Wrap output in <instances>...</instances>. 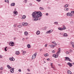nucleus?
<instances>
[{
	"instance_id": "nucleus-1",
	"label": "nucleus",
	"mask_w": 74,
	"mask_h": 74,
	"mask_svg": "<svg viewBox=\"0 0 74 74\" xmlns=\"http://www.w3.org/2000/svg\"><path fill=\"white\" fill-rule=\"evenodd\" d=\"M42 15V13L40 11H35L32 14V16L33 17L35 18L34 19V21H38V18H40V17H41Z\"/></svg>"
},
{
	"instance_id": "nucleus-2",
	"label": "nucleus",
	"mask_w": 74,
	"mask_h": 74,
	"mask_svg": "<svg viewBox=\"0 0 74 74\" xmlns=\"http://www.w3.org/2000/svg\"><path fill=\"white\" fill-rule=\"evenodd\" d=\"M36 56H37V53H35L34 54L32 57V60H33L36 57Z\"/></svg>"
},
{
	"instance_id": "nucleus-3",
	"label": "nucleus",
	"mask_w": 74,
	"mask_h": 74,
	"mask_svg": "<svg viewBox=\"0 0 74 74\" xmlns=\"http://www.w3.org/2000/svg\"><path fill=\"white\" fill-rule=\"evenodd\" d=\"M9 45L12 47H13L14 45V42H10L9 43Z\"/></svg>"
},
{
	"instance_id": "nucleus-4",
	"label": "nucleus",
	"mask_w": 74,
	"mask_h": 74,
	"mask_svg": "<svg viewBox=\"0 0 74 74\" xmlns=\"http://www.w3.org/2000/svg\"><path fill=\"white\" fill-rule=\"evenodd\" d=\"M67 16H73V14H71V13H68L66 14Z\"/></svg>"
},
{
	"instance_id": "nucleus-5",
	"label": "nucleus",
	"mask_w": 74,
	"mask_h": 74,
	"mask_svg": "<svg viewBox=\"0 0 74 74\" xmlns=\"http://www.w3.org/2000/svg\"><path fill=\"white\" fill-rule=\"evenodd\" d=\"M9 60H11V61H14L15 59L13 57H12L11 58H9Z\"/></svg>"
},
{
	"instance_id": "nucleus-6",
	"label": "nucleus",
	"mask_w": 74,
	"mask_h": 74,
	"mask_svg": "<svg viewBox=\"0 0 74 74\" xmlns=\"http://www.w3.org/2000/svg\"><path fill=\"white\" fill-rule=\"evenodd\" d=\"M23 26H27V23H22Z\"/></svg>"
},
{
	"instance_id": "nucleus-7",
	"label": "nucleus",
	"mask_w": 74,
	"mask_h": 74,
	"mask_svg": "<svg viewBox=\"0 0 74 74\" xmlns=\"http://www.w3.org/2000/svg\"><path fill=\"white\" fill-rule=\"evenodd\" d=\"M52 56L55 58H58V55L54 54Z\"/></svg>"
},
{
	"instance_id": "nucleus-8",
	"label": "nucleus",
	"mask_w": 74,
	"mask_h": 74,
	"mask_svg": "<svg viewBox=\"0 0 74 74\" xmlns=\"http://www.w3.org/2000/svg\"><path fill=\"white\" fill-rule=\"evenodd\" d=\"M14 68H13L12 69H10V71L11 73H13L14 71Z\"/></svg>"
},
{
	"instance_id": "nucleus-9",
	"label": "nucleus",
	"mask_w": 74,
	"mask_h": 74,
	"mask_svg": "<svg viewBox=\"0 0 74 74\" xmlns=\"http://www.w3.org/2000/svg\"><path fill=\"white\" fill-rule=\"evenodd\" d=\"M71 45H72L73 47L74 48V42H71Z\"/></svg>"
},
{
	"instance_id": "nucleus-10",
	"label": "nucleus",
	"mask_w": 74,
	"mask_h": 74,
	"mask_svg": "<svg viewBox=\"0 0 74 74\" xmlns=\"http://www.w3.org/2000/svg\"><path fill=\"white\" fill-rule=\"evenodd\" d=\"M13 13L15 15H17V14H18V12L16 11H14L13 12Z\"/></svg>"
},
{
	"instance_id": "nucleus-11",
	"label": "nucleus",
	"mask_w": 74,
	"mask_h": 74,
	"mask_svg": "<svg viewBox=\"0 0 74 74\" xmlns=\"http://www.w3.org/2000/svg\"><path fill=\"white\" fill-rule=\"evenodd\" d=\"M10 5L11 6H15V3H12Z\"/></svg>"
},
{
	"instance_id": "nucleus-12",
	"label": "nucleus",
	"mask_w": 74,
	"mask_h": 74,
	"mask_svg": "<svg viewBox=\"0 0 74 74\" xmlns=\"http://www.w3.org/2000/svg\"><path fill=\"white\" fill-rule=\"evenodd\" d=\"M15 53L16 55H19L20 53L19 51H16Z\"/></svg>"
},
{
	"instance_id": "nucleus-13",
	"label": "nucleus",
	"mask_w": 74,
	"mask_h": 74,
	"mask_svg": "<svg viewBox=\"0 0 74 74\" xmlns=\"http://www.w3.org/2000/svg\"><path fill=\"white\" fill-rule=\"evenodd\" d=\"M58 30H64V28H60V27H59L58 28Z\"/></svg>"
},
{
	"instance_id": "nucleus-14",
	"label": "nucleus",
	"mask_w": 74,
	"mask_h": 74,
	"mask_svg": "<svg viewBox=\"0 0 74 74\" xmlns=\"http://www.w3.org/2000/svg\"><path fill=\"white\" fill-rule=\"evenodd\" d=\"M24 34L25 35V36H27V34H28V32H24Z\"/></svg>"
},
{
	"instance_id": "nucleus-15",
	"label": "nucleus",
	"mask_w": 74,
	"mask_h": 74,
	"mask_svg": "<svg viewBox=\"0 0 74 74\" xmlns=\"http://www.w3.org/2000/svg\"><path fill=\"white\" fill-rule=\"evenodd\" d=\"M68 74H71V71H70L69 70L68 72Z\"/></svg>"
},
{
	"instance_id": "nucleus-16",
	"label": "nucleus",
	"mask_w": 74,
	"mask_h": 74,
	"mask_svg": "<svg viewBox=\"0 0 74 74\" xmlns=\"http://www.w3.org/2000/svg\"><path fill=\"white\" fill-rule=\"evenodd\" d=\"M26 18V16L25 15H23V17L22 18V19H25Z\"/></svg>"
},
{
	"instance_id": "nucleus-17",
	"label": "nucleus",
	"mask_w": 74,
	"mask_h": 74,
	"mask_svg": "<svg viewBox=\"0 0 74 74\" xmlns=\"http://www.w3.org/2000/svg\"><path fill=\"white\" fill-rule=\"evenodd\" d=\"M39 8L40 10H44V8L42 7H40Z\"/></svg>"
},
{
	"instance_id": "nucleus-18",
	"label": "nucleus",
	"mask_w": 74,
	"mask_h": 74,
	"mask_svg": "<svg viewBox=\"0 0 74 74\" xmlns=\"http://www.w3.org/2000/svg\"><path fill=\"white\" fill-rule=\"evenodd\" d=\"M27 47H28V48H30L31 47V46H30V44H28V45H27Z\"/></svg>"
},
{
	"instance_id": "nucleus-19",
	"label": "nucleus",
	"mask_w": 74,
	"mask_h": 74,
	"mask_svg": "<svg viewBox=\"0 0 74 74\" xmlns=\"http://www.w3.org/2000/svg\"><path fill=\"white\" fill-rule=\"evenodd\" d=\"M63 36L65 37H67V36H68L67 34L66 33L64 34Z\"/></svg>"
},
{
	"instance_id": "nucleus-20",
	"label": "nucleus",
	"mask_w": 74,
	"mask_h": 74,
	"mask_svg": "<svg viewBox=\"0 0 74 74\" xmlns=\"http://www.w3.org/2000/svg\"><path fill=\"white\" fill-rule=\"evenodd\" d=\"M36 34H37V35H38L40 34V31H37L36 32Z\"/></svg>"
},
{
	"instance_id": "nucleus-21",
	"label": "nucleus",
	"mask_w": 74,
	"mask_h": 74,
	"mask_svg": "<svg viewBox=\"0 0 74 74\" xmlns=\"http://www.w3.org/2000/svg\"><path fill=\"white\" fill-rule=\"evenodd\" d=\"M65 58L66 59V60H69L70 58H69L68 57H65Z\"/></svg>"
},
{
	"instance_id": "nucleus-22",
	"label": "nucleus",
	"mask_w": 74,
	"mask_h": 74,
	"mask_svg": "<svg viewBox=\"0 0 74 74\" xmlns=\"http://www.w3.org/2000/svg\"><path fill=\"white\" fill-rule=\"evenodd\" d=\"M69 9L68 8H66L64 9V11H69Z\"/></svg>"
},
{
	"instance_id": "nucleus-23",
	"label": "nucleus",
	"mask_w": 74,
	"mask_h": 74,
	"mask_svg": "<svg viewBox=\"0 0 74 74\" xmlns=\"http://www.w3.org/2000/svg\"><path fill=\"white\" fill-rule=\"evenodd\" d=\"M5 2H6V3H8V4H9V1L8 0H5Z\"/></svg>"
},
{
	"instance_id": "nucleus-24",
	"label": "nucleus",
	"mask_w": 74,
	"mask_h": 74,
	"mask_svg": "<svg viewBox=\"0 0 74 74\" xmlns=\"http://www.w3.org/2000/svg\"><path fill=\"white\" fill-rule=\"evenodd\" d=\"M54 24H56V25H58V22H55L54 23Z\"/></svg>"
},
{
	"instance_id": "nucleus-25",
	"label": "nucleus",
	"mask_w": 74,
	"mask_h": 74,
	"mask_svg": "<svg viewBox=\"0 0 74 74\" xmlns=\"http://www.w3.org/2000/svg\"><path fill=\"white\" fill-rule=\"evenodd\" d=\"M46 33H51V31L50 30H49V31H47Z\"/></svg>"
},
{
	"instance_id": "nucleus-26",
	"label": "nucleus",
	"mask_w": 74,
	"mask_h": 74,
	"mask_svg": "<svg viewBox=\"0 0 74 74\" xmlns=\"http://www.w3.org/2000/svg\"><path fill=\"white\" fill-rule=\"evenodd\" d=\"M69 5L67 4H66L64 5V7H68V6Z\"/></svg>"
},
{
	"instance_id": "nucleus-27",
	"label": "nucleus",
	"mask_w": 74,
	"mask_h": 74,
	"mask_svg": "<svg viewBox=\"0 0 74 74\" xmlns=\"http://www.w3.org/2000/svg\"><path fill=\"white\" fill-rule=\"evenodd\" d=\"M69 67H72V66H73V65H72V64H71V63H70V64H69Z\"/></svg>"
},
{
	"instance_id": "nucleus-28",
	"label": "nucleus",
	"mask_w": 74,
	"mask_h": 74,
	"mask_svg": "<svg viewBox=\"0 0 74 74\" xmlns=\"http://www.w3.org/2000/svg\"><path fill=\"white\" fill-rule=\"evenodd\" d=\"M57 45V44H56L54 45H53V48L54 47H56V46Z\"/></svg>"
},
{
	"instance_id": "nucleus-29",
	"label": "nucleus",
	"mask_w": 74,
	"mask_h": 74,
	"mask_svg": "<svg viewBox=\"0 0 74 74\" xmlns=\"http://www.w3.org/2000/svg\"><path fill=\"white\" fill-rule=\"evenodd\" d=\"M50 47H52V48L53 47V45H49Z\"/></svg>"
},
{
	"instance_id": "nucleus-30",
	"label": "nucleus",
	"mask_w": 74,
	"mask_h": 74,
	"mask_svg": "<svg viewBox=\"0 0 74 74\" xmlns=\"http://www.w3.org/2000/svg\"><path fill=\"white\" fill-rule=\"evenodd\" d=\"M69 52L70 53H71V52H73V51H72V50H70Z\"/></svg>"
},
{
	"instance_id": "nucleus-31",
	"label": "nucleus",
	"mask_w": 74,
	"mask_h": 74,
	"mask_svg": "<svg viewBox=\"0 0 74 74\" xmlns=\"http://www.w3.org/2000/svg\"><path fill=\"white\" fill-rule=\"evenodd\" d=\"M47 55H48V53H47L46 54H44V56H47Z\"/></svg>"
},
{
	"instance_id": "nucleus-32",
	"label": "nucleus",
	"mask_w": 74,
	"mask_h": 74,
	"mask_svg": "<svg viewBox=\"0 0 74 74\" xmlns=\"http://www.w3.org/2000/svg\"><path fill=\"white\" fill-rule=\"evenodd\" d=\"M8 69H12V67H11V66H10L8 68Z\"/></svg>"
},
{
	"instance_id": "nucleus-33",
	"label": "nucleus",
	"mask_w": 74,
	"mask_h": 74,
	"mask_svg": "<svg viewBox=\"0 0 74 74\" xmlns=\"http://www.w3.org/2000/svg\"><path fill=\"white\" fill-rule=\"evenodd\" d=\"M46 29H47V27H45V28L44 29V30H46Z\"/></svg>"
},
{
	"instance_id": "nucleus-34",
	"label": "nucleus",
	"mask_w": 74,
	"mask_h": 74,
	"mask_svg": "<svg viewBox=\"0 0 74 74\" xmlns=\"http://www.w3.org/2000/svg\"><path fill=\"white\" fill-rule=\"evenodd\" d=\"M63 27V28H64V30H65V29H66V27Z\"/></svg>"
},
{
	"instance_id": "nucleus-35",
	"label": "nucleus",
	"mask_w": 74,
	"mask_h": 74,
	"mask_svg": "<svg viewBox=\"0 0 74 74\" xmlns=\"http://www.w3.org/2000/svg\"><path fill=\"white\" fill-rule=\"evenodd\" d=\"M71 13H73V14H74V11H72L71 12Z\"/></svg>"
},
{
	"instance_id": "nucleus-36",
	"label": "nucleus",
	"mask_w": 74,
	"mask_h": 74,
	"mask_svg": "<svg viewBox=\"0 0 74 74\" xmlns=\"http://www.w3.org/2000/svg\"><path fill=\"white\" fill-rule=\"evenodd\" d=\"M3 58V56L0 55V58Z\"/></svg>"
},
{
	"instance_id": "nucleus-37",
	"label": "nucleus",
	"mask_w": 74,
	"mask_h": 74,
	"mask_svg": "<svg viewBox=\"0 0 74 74\" xmlns=\"http://www.w3.org/2000/svg\"><path fill=\"white\" fill-rule=\"evenodd\" d=\"M66 54H69V53L68 51H66Z\"/></svg>"
},
{
	"instance_id": "nucleus-38",
	"label": "nucleus",
	"mask_w": 74,
	"mask_h": 74,
	"mask_svg": "<svg viewBox=\"0 0 74 74\" xmlns=\"http://www.w3.org/2000/svg\"><path fill=\"white\" fill-rule=\"evenodd\" d=\"M70 62H68L67 63L68 65H70Z\"/></svg>"
},
{
	"instance_id": "nucleus-39",
	"label": "nucleus",
	"mask_w": 74,
	"mask_h": 74,
	"mask_svg": "<svg viewBox=\"0 0 74 74\" xmlns=\"http://www.w3.org/2000/svg\"><path fill=\"white\" fill-rule=\"evenodd\" d=\"M52 53H55V51L54 50H53L52 51Z\"/></svg>"
},
{
	"instance_id": "nucleus-40",
	"label": "nucleus",
	"mask_w": 74,
	"mask_h": 74,
	"mask_svg": "<svg viewBox=\"0 0 74 74\" xmlns=\"http://www.w3.org/2000/svg\"><path fill=\"white\" fill-rule=\"evenodd\" d=\"M26 51H24L23 52V53H26Z\"/></svg>"
},
{
	"instance_id": "nucleus-41",
	"label": "nucleus",
	"mask_w": 74,
	"mask_h": 74,
	"mask_svg": "<svg viewBox=\"0 0 74 74\" xmlns=\"http://www.w3.org/2000/svg\"><path fill=\"white\" fill-rule=\"evenodd\" d=\"M69 62H71V59L69 58V60H68Z\"/></svg>"
},
{
	"instance_id": "nucleus-42",
	"label": "nucleus",
	"mask_w": 74,
	"mask_h": 74,
	"mask_svg": "<svg viewBox=\"0 0 74 74\" xmlns=\"http://www.w3.org/2000/svg\"><path fill=\"white\" fill-rule=\"evenodd\" d=\"M26 2H27V0H25V3H26Z\"/></svg>"
},
{
	"instance_id": "nucleus-43",
	"label": "nucleus",
	"mask_w": 74,
	"mask_h": 74,
	"mask_svg": "<svg viewBox=\"0 0 74 74\" xmlns=\"http://www.w3.org/2000/svg\"><path fill=\"white\" fill-rule=\"evenodd\" d=\"M59 52H59V51H58V52H57V54H58H58H59V53H59Z\"/></svg>"
},
{
	"instance_id": "nucleus-44",
	"label": "nucleus",
	"mask_w": 74,
	"mask_h": 74,
	"mask_svg": "<svg viewBox=\"0 0 74 74\" xmlns=\"http://www.w3.org/2000/svg\"><path fill=\"white\" fill-rule=\"evenodd\" d=\"M18 27H21V25H18Z\"/></svg>"
},
{
	"instance_id": "nucleus-45",
	"label": "nucleus",
	"mask_w": 74,
	"mask_h": 74,
	"mask_svg": "<svg viewBox=\"0 0 74 74\" xmlns=\"http://www.w3.org/2000/svg\"><path fill=\"white\" fill-rule=\"evenodd\" d=\"M36 1L38 2H40V0H36Z\"/></svg>"
},
{
	"instance_id": "nucleus-46",
	"label": "nucleus",
	"mask_w": 74,
	"mask_h": 74,
	"mask_svg": "<svg viewBox=\"0 0 74 74\" xmlns=\"http://www.w3.org/2000/svg\"><path fill=\"white\" fill-rule=\"evenodd\" d=\"M3 68L2 67H1L0 68V70H3Z\"/></svg>"
},
{
	"instance_id": "nucleus-47",
	"label": "nucleus",
	"mask_w": 74,
	"mask_h": 74,
	"mask_svg": "<svg viewBox=\"0 0 74 74\" xmlns=\"http://www.w3.org/2000/svg\"><path fill=\"white\" fill-rule=\"evenodd\" d=\"M18 71H19V72H21V70L19 69L18 70Z\"/></svg>"
},
{
	"instance_id": "nucleus-48",
	"label": "nucleus",
	"mask_w": 74,
	"mask_h": 74,
	"mask_svg": "<svg viewBox=\"0 0 74 74\" xmlns=\"http://www.w3.org/2000/svg\"><path fill=\"white\" fill-rule=\"evenodd\" d=\"M46 15H47V16H48V13H47L46 14Z\"/></svg>"
},
{
	"instance_id": "nucleus-49",
	"label": "nucleus",
	"mask_w": 74,
	"mask_h": 74,
	"mask_svg": "<svg viewBox=\"0 0 74 74\" xmlns=\"http://www.w3.org/2000/svg\"><path fill=\"white\" fill-rule=\"evenodd\" d=\"M7 67H8V68L10 66H9L8 65H7Z\"/></svg>"
},
{
	"instance_id": "nucleus-50",
	"label": "nucleus",
	"mask_w": 74,
	"mask_h": 74,
	"mask_svg": "<svg viewBox=\"0 0 74 74\" xmlns=\"http://www.w3.org/2000/svg\"><path fill=\"white\" fill-rule=\"evenodd\" d=\"M47 44H46L45 45V47H47Z\"/></svg>"
},
{
	"instance_id": "nucleus-51",
	"label": "nucleus",
	"mask_w": 74,
	"mask_h": 74,
	"mask_svg": "<svg viewBox=\"0 0 74 74\" xmlns=\"http://www.w3.org/2000/svg\"><path fill=\"white\" fill-rule=\"evenodd\" d=\"M53 44H56V42H53Z\"/></svg>"
},
{
	"instance_id": "nucleus-52",
	"label": "nucleus",
	"mask_w": 74,
	"mask_h": 74,
	"mask_svg": "<svg viewBox=\"0 0 74 74\" xmlns=\"http://www.w3.org/2000/svg\"><path fill=\"white\" fill-rule=\"evenodd\" d=\"M52 65H53V63H51V66H52Z\"/></svg>"
},
{
	"instance_id": "nucleus-53",
	"label": "nucleus",
	"mask_w": 74,
	"mask_h": 74,
	"mask_svg": "<svg viewBox=\"0 0 74 74\" xmlns=\"http://www.w3.org/2000/svg\"><path fill=\"white\" fill-rule=\"evenodd\" d=\"M22 40L23 41H24V40H25V38H23L22 39Z\"/></svg>"
},
{
	"instance_id": "nucleus-54",
	"label": "nucleus",
	"mask_w": 74,
	"mask_h": 74,
	"mask_svg": "<svg viewBox=\"0 0 74 74\" xmlns=\"http://www.w3.org/2000/svg\"><path fill=\"white\" fill-rule=\"evenodd\" d=\"M14 27H16V25H14Z\"/></svg>"
},
{
	"instance_id": "nucleus-55",
	"label": "nucleus",
	"mask_w": 74,
	"mask_h": 74,
	"mask_svg": "<svg viewBox=\"0 0 74 74\" xmlns=\"http://www.w3.org/2000/svg\"><path fill=\"white\" fill-rule=\"evenodd\" d=\"M47 60H48V61L49 60V58L47 59Z\"/></svg>"
},
{
	"instance_id": "nucleus-56",
	"label": "nucleus",
	"mask_w": 74,
	"mask_h": 74,
	"mask_svg": "<svg viewBox=\"0 0 74 74\" xmlns=\"http://www.w3.org/2000/svg\"><path fill=\"white\" fill-rule=\"evenodd\" d=\"M51 31V32H50V33L51 32H52V30H50Z\"/></svg>"
},
{
	"instance_id": "nucleus-57",
	"label": "nucleus",
	"mask_w": 74,
	"mask_h": 74,
	"mask_svg": "<svg viewBox=\"0 0 74 74\" xmlns=\"http://www.w3.org/2000/svg\"><path fill=\"white\" fill-rule=\"evenodd\" d=\"M5 51H7V49H5Z\"/></svg>"
},
{
	"instance_id": "nucleus-58",
	"label": "nucleus",
	"mask_w": 74,
	"mask_h": 74,
	"mask_svg": "<svg viewBox=\"0 0 74 74\" xmlns=\"http://www.w3.org/2000/svg\"><path fill=\"white\" fill-rule=\"evenodd\" d=\"M27 70L28 71H30V70L29 69H27Z\"/></svg>"
},
{
	"instance_id": "nucleus-59",
	"label": "nucleus",
	"mask_w": 74,
	"mask_h": 74,
	"mask_svg": "<svg viewBox=\"0 0 74 74\" xmlns=\"http://www.w3.org/2000/svg\"><path fill=\"white\" fill-rule=\"evenodd\" d=\"M51 67H52V68H53H53H54V67H53V66H51Z\"/></svg>"
},
{
	"instance_id": "nucleus-60",
	"label": "nucleus",
	"mask_w": 74,
	"mask_h": 74,
	"mask_svg": "<svg viewBox=\"0 0 74 74\" xmlns=\"http://www.w3.org/2000/svg\"><path fill=\"white\" fill-rule=\"evenodd\" d=\"M42 50V49H40V51H41Z\"/></svg>"
},
{
	"instance_id": "nucleus-61",
	"label": "nucleus",
	"mask_w": 74,
	"mask_h": 74,
	"mask_svg": "<svg viewBox=\"0 0 74 74\" xmlns=\"http://www.w3.org/2000/svg\"><path fill=\"white\" fill-rule=\"evenodd\" d=\"M16 39V37L14 38V40H15Z\"/></svg>"
},
{
	"instance_id": "nucleus-62",
	"label": "nucleus",
	"mask_w": 74,
	"mask_h": 74,
	"mask_svg": "<svg viewBox=\"0 0 74 74\" xmlns=\"http://www.w3.org/2000/svg\"><path fill=\"white\" fill-rule=\"evenodd\" d=\"M59 52H60V48H59Z\"/></svg>"
},
{
	"instance_id": "nucleus-63",
	"label": "nucleus",
	"mask_w": 74,
	"mask_h": 74,
	"mask_svg": "<svg viewBox=\"0 0 74 74\" xmlns=\"http://www.w3.org/2000/svg\"><path fill=\"white\" fill-rule=\"evenodd\" d=\"M23 50H22L21 51L23 53Z\"/></svg>"
},
{
	"instance_id": "nucleus-64",
	"label": "nucleus",
	"mask_w": 74,
	"mask_h": 74,
	"mask_svg": "<svg viewBox=\"0 0 74 74\" xmlns=\"http://www.w3.org/2000/svg\"><path fill=\"white\" fill-rule=\"evenodd\" d=\"M29 5H32V4L31 3H30Z\"/></svg>"
}]
</instances>
